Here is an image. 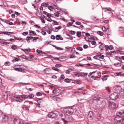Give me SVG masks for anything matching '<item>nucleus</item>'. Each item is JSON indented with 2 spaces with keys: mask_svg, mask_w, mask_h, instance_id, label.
Returning <instances> with one entry per match:
<instances>
[{
  "mask_svg": "<svg viewBox=\"0 0 124 124\" xmlns=\"http://www.w3.org/2000/svg\"><path fill=\"white\" fill-rule=\"evenodd\" d=\"M64 81L66 82H69L70 80L68 78L65 79L64 80Z\"/></svg>",
  "mask_w": 124,
  "mask_h": 124,
  "instance_id": "nucleus-54",
  "label": "nucleus"
},
{
  "mask_svg": "<svg viewBox=\"0 0 124 124\" xmlns=\"http://www.w3.org/2000/svg\"><path fill=\"white\" fill-rule=\"evenodd\" d=\"M30 33H32L34 35H36V33L34 31H30Z\"/></svg>",
  "mask_w": 124,
  "mask_h": 124,
  "instance_id": "nucleus-45",
  "label": "nucleus"
},
{
  "mask_svg": "<svg viewBox=\"0 0 124 124\" xmlns=\"http://www.w3.org/2000/svg\"><path fill=\"white\" fill-rule=\"evenodd\" d=\"M52 5V6L53 9H56L57 10L59 9V7L57 6V5L53 3Z\"/></svg>",
  "mask_w": 124,
  "mask_h": 124,
  "instance_id": "nucleus-25",
  "label": "nucleus"
},
{
  "mask_svg": "<svg viewBox=\"0 0 124 124\" xmlns=\"http://www.w3.org/2000/svg\"><path fill=\"white\" fill-rule=\"evenodd\" d=\"M22 50L24 51L26 54H28L30 51V49L29 48H28V49H25L24 50H23V49H22Z\"/></svg>",
  "mask_w": 124,
  "mask_h": 124,
  "instance_id": "nucleus-28",
  "label": "nucleus"
},
{
  "mask_svg": "<svg viewBox=\"0 0 124 124\" xmlns=\"http://www.w3.org/2000/svg\"><path fill=\"white\" fill-rule=\"evenodd\" d=\"M114 121L116 123L124 124V118L122 117L120 115V113L119 112H117L116 113V116L114 118Z\"/></svg>",
  "mask_w": 124,
  "mask_h": 124,
  "instance_id": "nucleus-1",
  "label": "nucleus"
},
{
  "mask_svg": "<svg viewBox=\"0 0 124 124\" xmlns=\"http://www.w3.org/2000/svg\"><path fill=\"white\" fill-rule=\"evenodd\" d=\"M49 3L48 2L46 3H43L41 4V6H45V7H46L49 4Z\"/></svg>",
  "mask_w": 124,
  "mask_h": 124,
  "instance_id": "nucleus-29",
  "label": "nucleus"
},
{
  "mask_svg": "<svg viewBox=\"0 0 124 124\" xmlns=\"http://www.w3.org/2000/svg\"><path fill=\"white\" fill-rule=\"evenodd\" d=\"M37 53H39V54L42 53V54H44V52L42 51H41L40 50H39V49H37Z\"/></svg>",
  "mask_w": 124,
  "mask_h": 124,
  "instance_id": "nucleus-39",
  "label": "nucleus"
},
{
  "mask_svg": "<svg viewBox=\"0 0 124 124\" xmlns=\"http://www.w3.org/2000/svg\"><path fill=\"white\" fill-rule=\"evenodd\" d=\"M48 8L50 10H53V8L52 6H48Z\"/></svg>",
  "mask_w": 124,
  "mask_h": 124,
  "instance_id": "nucleus-44",
  "label": "nucleus"
},
{
  "mask_svg": "<svg viewBox=\"0 0 124 124\" xmlns=\"http://www.w3.org/2000/svg\"><path fill=\"white\" fill-rule=\"evenodd\" d=\"M54 59L55 60H60V61H63L62 60L63 59L62 57H56Z\"/></svg>",
  "mask_w": 124,
  "mask_h": 124,
  "instance_id": "nucleus-37",
  "label": "nucleus"
},
{
  "mask_svg": "<svg viewBox=\"0 0 124 124\" xmlns=\"http://www.w3.org/2000/svg\"><path fill=\"white\" fill-rule=\"evenodd\" d=\"M65 78V77L64 75L63 74H62L61 75L60 78L62 80L64 78Z\"/></svg>",
  "mask_w": 124,
  "mask_h": 124,
  "instance_id": "nucleus-53",
  "label": "nucleus"
},
{
  "mask_svg": "<svg viewBox=\"0 0 124 124\" xmlns=\"http://www.w3.org/2000/svg\"><path fill=\"white\" fill-rule=\"evenodd\" d=\"M72 51L71 52L72 53V54H71V55H70V58H74L75 57V56L74 55H73V53L74 54H75V53H76V54H79L78 53V52L74 51L73 52H72Z\"/></svg>",
  "mask_w": 124,
  "mask_h": 124,
  "instance_id": "nucleus-19",
  "label": "nucleus"
},
{
  "mask_svg": "<svg viewBox=\"0 0 124 124\" xmlns=\"http://www.w3.org/2000/svg\"><path fill=\"white\" fill-rule=\"evenodd\" d=\"M21 57L22 58L26 59V60H30L28 59L29 58V57H28L27 56L24 55H22L21 56Z\"/></svg>",
  "mask_w": 124,
  "mask_h": 124,
  "instance_id": "nucleus-27",
  "label": "nucleus"
},
{
  "mask_svg": "<svg viewBox=\"0 0 124 124\" xmlns=\"http://www.w3.org/2000/svg\"><path fill=\"white\" fill-rule=\"evenodd\" d=\"M23 108L24 109L27 110H29V108L27 106H25V107H23Z\"/></svg>",
  "mask_w": 124,
  "mask_h": 124,
  "instance_id": "nucleus-61",
  "label": "nucleus"
},
{
  "mask_svg": "<svg viewBox=\"0 0 124 124\" xmlns=\"http://www.w3.org/2000/svg\"><path fill=\"white\" fill-rule=\"evenodd\" d=\"M84 34H85V36H86L87 37L90 36V34L88 33H84Z\"/></svg>",
  "mask_w": 124,
  "mask_h": 124,
  "instance_id": "nucleus-57",
  "label": "nucleus"
},
{
  "mask_svg": "<svg viewBox=\"0 0 124 124\" xmlns=\"http://www.w3.org/2000/svg\"><path fill=\"white\" fill-rule=\"evenodd\" d=\"M62 28V27L61 26H59L55 27V28L53 30V29H51V31H53L54 32H58L59 30L61 29Z\"/></svg>",
  "mask_w": 124,
  "mask_h": 124,
  "instance_id": "nucleus-11",
  "label": "nucleus"
},
{
  "mask_svg": "<svg viewBox=\"0 0 124 124\" xmlns=\"http://www.w3.org/2000/svg\"><path fill=\"white\" fill-rule=\"evenodd\" d=\"M124 30V28L122 27H119V30L120 31H122Z\"/></svg>",
  "mask_w": 124,
  "mask_h": 124,
  "instance_id": "nucleus-62",
  "label": "nucleus"
},
{
  "mask_svg": "<svg viewBox=\"0 0 124 124\" xmlns=\"http://www.w3.org/2000/svg\"><path fill=\"white\" fill-rule=\"evenodd\" d=\"M76 24L77 25H81V23L78 22H76Z\"/></svg>",
  "mask_w": 124,
  "mask_h": 124,
  "instance_id": "nucleus-64",
  "label": "nucleus"
},
{
  "mask_svg": "<svg viewBox=\"0 0 124 124\" xmlns=\"http://www.w3.org/2000/svg\"><path fill=\"white\" fill-rule=\"evenodd\" d=\"M114 75L115 76H124V75L121 74V72H119V73H117V72L115 73L114 74Z\"/></svg>",
  "mask_w": 124,
  "mask_h": 124,
  "instance_id": "nucleus-26",
  "label": "nucleus"
},
{
  "mask_svg": "<svg viewBox=\"0 0 124 124\" xmlns=\"http://www.w3.org/2000/svg\"><path fill=\"white\" fill-rule=\"evenodd\" d=\"M15 98L14 99V100L17 102H21L23 101V100L21 99V98L20 97H14Z\"/></svg>",
  "mask_w": 124,
  "mask_h": 124,
  "instance_id": "nucleus-14",
  "label": "nucleus"
},
{
  "mask_svg": "<svg viewBox=\"0 0 124 124\" xmlns=\"http://www.w3.org/2000/svg\"><path fill=\"white\" fill-rule=\"evenodd\" d=\"M5 64L6 66H9L10 65V63L8 62H5Z\"/></svg>",
  "mask_w": 124,
  "mask_h": 124,
  "instance_id": "nucleus-50",
  "label": "nucleus"
},
{
  "mask_svg": "<svg viewBox=\"0 0 124 124\" xmlns=\"http://www.w3.org/2000/svg\"><path fill=\"white\" fill-rule=\"evenodd\" d=\"M108 107L111 110H113L116 108V105L113 102L109 101L108 102Z\"/></svg>",
  "mask_w": 124,
  "mask_h": 124,
  "instance_id": "nucleus-2",
  "label": "nucleus"
},
{
  "mask_svg": "<svg viewBox=\"0 0 124 124\" xmlns=\"http://www.w3.org/2000/svg\"><path fill=\"white\" fill-rule=\"evenodd\" d=\"M81 32L80 31H77V36L78 37H80L81 36Z\"/></svg>",
  "mask_w": 124,
  "mask_h": 124,
  "instance_id": "nucleus-34",
  "label": "nucleus"
},
{
  "mask_svg": "<svg viewBox=\"0 0 124 124\" xmlns=\"http://www.w3.org/2000/svg\"><path fill=\"white\" fill-rule=\"evenodd\" d=\"M56 48L59 50H62L63 49L60 47H55Z\"/></svg>",
  "mask_w": 124,
  "mask_h": 124,
  "instance_id": "nucleus-52",
  "label": "nucleus"
},
{
  "mask_svg": "<svg viewBox=\"0 0 124 124\" xmlns=\"http://www.w3.org/2000/svg\"><path fill=\"white\" fill-rule=\"evenodd\" d=\"M62 66V65L60 64L59 63L56 64L55 65V66L56 67H59Z\"/></svg>",
  "mask_w": 124,
  "mask_h": 124,
  "instance_id": "nucleus-43",
  "label": "nucleus"
},
{
  "mask_svg": "<svg viewBox=\"0 0 124 124\" xmlns=\"http://www.w3.org/2000/svg\"><path fill=\"white\" fill-rule=\"evenodd\" d=\"M20 96L23 98L27 99L28 98V95H21Z\"/></svg>",
  "mask_w": 124,
  "mask_h": 124,
  "instance_id": "nucleus-31",
  "label": "nucleus"
},
{
  "mask_svg": "<svg viewBox=\"0 0 124 124\" xmlns=\"http://www.w3.org/2000/svg\"><path fill=\"white\" fill-rule=\"evenodd\" d=\"M27 3V0H20V3L22 4H24Z\"/></svg>",
  "mask_w": 124,
  "mask_h": 124,
  "instance_id": "nucleus-21",
  "label": "nucleus"
},
{
  "mask_svg": "<svg viewBox=\"0 0 124 124\" xmlns=\"http://www.w3.org/2000/svg\"><path fill=\"white\" fill-rule=\"evenodd\" d=\"M102 29L104 31H107V29H106L105 28V27H103L102 28Z\"/></svg>",
  "mask_w": 124,
  "mask_h": 124,
  "instance_id": "nucleus-63",
  "label": "nucleus"
},
{
  "mask_svg": "<svg viewBox=\"0 0 124 124\" xmlns=\"http://www.w3.org/2000/svg\"><path fill=\"white\" fill-rule=\"evenodd\" d=\"M119 113H120V115L122 116V117H124V111H121L119 112Z\"/></svg>",
  "mask_w": 124,
  "mask_h": 124,
  "instance_id": "nucleus-42",
  "label": "nucleus"
},
{
  "mask_svg": "<svg viewBox=\"0 0 124 124\" xmlns=\"http://www.w3.org/2000/svg\"><path fill=\"white\" fill-rule=\"evenodd\" d=\"M52 69L56 71L57 72L59 71V70L57 68L55 67H52Z\"/></svg>",
  "mask_w": 124,
  "mask_h": 124,
  "instance_id": "nucleus-38",
  "label": "nucleus"
},
{
  "mask_svg": "<svg viewBox=\"0 0 124 124\" xmlns=\"http://www.w3.org/2000/svg\"><path fill=\"white\" fill-rule=\"evenodd\" d=\"M70 33L72 35H74L75 33V32L72 31H70Z\"/></svg>",
  "mask_w": 124,
  "mask_h": 124,
  "instance_id": "nucleus-59",
  "label": "nucleus"
},
{
  "mask_svg": "<svg viewBox=\"0 0 124 124\" xmlns=\"http://www.w3.org/2000/svg\"><path fill=\"white\" fill-rule=\"evenodd\" d=\"M55 39L57 40L60 39L62 40L63 39L61 37V36L60 35H57L56 36Z\"/></svg>",
  "mask_w": 124,
  "mask_h": 124,
  "instance_id": "nucleus-20",
  "label": "nucleus"
},
{
  "mask_svg": "<svg viewBox=\"0 0 124 124\" xmlns=\"http://www.w3.org/2000/svg\"><path fill=\"white\" fill-rule=\"evenodd\" d=\"M109 76L107 75H104L102 77V79L103 81H105L107 80V78Z\"/></svg>",
  "mask_w": 124,
  "mask_h": 124,
  "instance_id": "nucleus-22",
  "label": "nucleus"
},
{
  "mask_svg": "<svg viewBox=\"0 0 124 124\" xmlns=\"http://www.w3.org/2000/svg\"><path fill=\"white\" fill-rule=\"evenodd\" d=\"M42 95L41 93L39 92H38L36 94V95L38 96H41Z\"/></svg>",
  "mask_w": 124,
  "mask_h": 124,
  "instance_id": "nucleus-51",
  "label": "nucleus"
},
{
  "mask_svg": "<svg viewBox=\"0 0 124 124\" xmlns=\"http://www.w3.org/2000/svg\"><path fill=\"white\" fill-rule=\"evenodd\" d=\"M29 101H25L24 103V105L25 106H28L29 105Z\"/></svg>",
  "mask_w": 124,
  "mask_h": 124,
  "instance_id": "nucleus-30",
  "label": "nucleus"
},
{
  "mask_svg": "<svg viewBox=\"0 0 124 124\" xmlns=\"http://www.w3.org/2000/svg\"><path fill=\"white\" fill-rule=\"evenodd\" d=\"M119 94L121 97L124 98V90L120 92H119Z\"/></svg>",
  "mask_w": 124,
  "mask_h": 124,
  "instance_id": "nucleus-24",
  "label": "nucleus"
},
{
  "mask_svg": "<svg viewBox=\"0 0 124 124\" xmlns=\"http://www.w3.org/2000/svg\"><path fill=\"white\" fill-rule=\"evenodd\" d=\"M52 21L54 23L53 24L54 25H58V22H56L55 20H52Z\"/></svg>",
  "mask_w": 124,
  "mask_h": 124,
  "instance_id": "nucleus-41",
  "label": "nucleus"
},
{
  "mask_svg": "<svg viewBox=\"0 0 124 124\" xmlns=\"http://www.w3.org/2000/svg\"><path fill=\"white\" fill-rule=\"evenodd\" d=\"M84 39L87 41H88L89 42H91V41L89 40V38L87 37H85Z\"/></svg>",
  "mask_w": 124,
  "mask_h": 124,
  "instance_id": "nucleus-36",
  "label": "nucleus"
},
{
  "mask_svg": "<svg viewBox=\"0 0 124 124\" xmlns=\"http://www.w3.org/2000/svg\"><path fill=\"white\" fill-rule=\"evenodd\" d=\"M101 118V116L99 114H98L97 116V118L98 119H100Z\"/></svg>",
  "mask_w": 124,
  "mask_h": 124,
  "instance_id": "nucleus-40",
  "label": "nucleus"
},
{
  "mask_svg": "<svg viewBox=\"0 0 124 124\" xmlns=\"http://www.w3.org/2000/svg\"><path fill=\"white\" fill-rule=\"evenodd\" d=\"M8 119V117L6 115H4L2 116V121L3 123L7 122Z\"/></svg>",
  "mask_w": 124,
  "mask_h": 124,
  "instance_id": "nucleus-5",
  "label": "nucleus"
},
{
  "mask_svg": "<svg viewBox=\"0 0 124 124\" xmlns=\"http://www.w3.org/2000/svg\"><path fill=\"white\" fill-rule=\"evenodd\" d=\"M76 48L80 51H82L83 50V49L81 47H76Z\"/></svg>",
  "mask_w": 124,
  "mask_h": 124,
  "instance_id": "nucleus-48",
  "label": "nucleus"
},
{
  "mask_svg": "<svg viewBox=\"0 0 124 124\" xmlns=\"http://www.w3.org/2000/svg\"><path fill=\"white\" fill-rule=\"evenodd\" d=\"M55 99L56 101L58 102H59L61 100L59 98H56Z\"/></svg>",
  "mask_w": 124,
  "mask_h": 124,
  "instance_id": "nucleus-49",
  "label": "nucleus"
},
{
  "mask_svg": "<svg viewBox=\"0 0 124 124\" xmlns=\"http://www.w3.org/2000/svg\"><path fill=\"white\" fill-rule=\"evenodd\" d=\"M42 101L41 99L38 100L37 101V102L38 103H40L42 102Z\"/></svg>",
  "mask_w": 124,
  "mask_h": 124,
  "instance_id": "nucleus-55",
  "label": "nucleus"
},
{
  "mask_svg": "<svg viewBox=\"0 0 124 124\" xmlns=\"http://www.w3.org/2000/svg\"><path fill=\"white\" fill-rule=\"evenodd\" d=\"M121 89V87L119 85H117L113 88V89L116 92H120Z\"/></svg>",
  "mask_w": 124,
  "mask_h": 124,
  "instance_id": "nucleus-4",
  "label": "nucleus"
},
{
  "mask_svg": "<svg viewBox=\"0 0 124 124\" xmlns=\"http://www.w3.org/2000/svg\"><path fill=\"white\" fill-rule=\"evenodd\" d=\"M22 34L23 35L25 36L28 34V32L27 31L24 32Z\"/></svg>",
  "mask_w": 124,
  "mask_h": 124,
  "instance_id": "nucleus-56",
  "label": "nucleus"
},
{
  "mask_svg": "<svg viewBox=\"0 0 124 124\" xmlns=\"http://www.w3.org/2000/svg\"><path fill=\"white\" fill-rule=\"evenodd\" d=\"M83 73L79 72H77L75 73L74 75L75 76L79 77V76H83Z\"/></svg>",
  "mask_w": 124,
  "mask_h": 124,
  "instance_id": "nucleus-10",
  "label": "nucleus"
},
{
  "mask_svg": "<svg viewBox=\"0 0 124 124\" xmlns=\"http://www.w3.org/2000/svg\"><path fill=\"white\" fill-rule=\"evenodd\" d=\"M13 32H8V31H3L1 32H0V35L2 36L1 34H4L8 35L9 36H11L10 35L9 33H13Z\"/></svg>",
  "mask_w": 124,
  "mask_h": 124,
  "instance_id": "nucleus-12",
  "label": "nucleus"
},
{
  "mask_svg": "<svg viewBox=\"0 0 124 124\" xmlns=\"http://www.w3.org/2000/svg\"><path fill=\"white\" fill-rule=\"evenodd\" d=\"M97 33L98 34L100 35L101 36H103V32L100 31H98Z\"/></svg>",
  "mask_w": 124,
  "mask_h": 124,
  "instance_id": "nucleus-35",
  "label": "nucleus"
},
{
  "mask_svg": "<svg viewBox=\"0 0 124 124\" xmlns=\"http://www.w3.org/2000/svg\"><path fill=\"white\" fill-rule=\"evenodd\" d=\"M82 92L83 94H85L87 93V91L86 89H85L83 90Z\"/></svg>",
  "mask_w": 124,
  "mask_h": 124,
  "instance_id": "nucleus-47",
  "label": "nucleus"
},
{
  "mask_svg": "<svg viewBox=\"0 0 124 124\" xmlns=\"http://www.w3.org/2000/svg\"><path fill=\"white\" fill-rule=\"evenodd\" d=\"M109 98L112 100L117 99L118 98V94L117 93L115 92L109 96Z\"/></svg>",
  "mask_w": 124,
  "mask_h": 124,
  "instance_id": "nucleus-3",
  "label": "nucleus"
},
{
  "mask_svg": "<svg viewBox=\"0 0 124 124\" xmlns=\"http://www.w3.org/2000/svg\"><path fill=\"white\" fill-rule=\"evenodd\" d=\"M105 47V49L107 51L108 50H112L113 48V47Z\"/></svg>",
  "mask_w": 124,
  "mask_h": 124,
  "instance_id": "nucleus-33",
  "label": "nucleus"
},
{
  "mask_svg": "<svg viewBox=\"0 0 124 124\" xmlns=\"http://www.w3.org/2000/svg\"><path fill=\"white\" fill-rule=\"evenodd\" d=\"M64 111L65 113L67 114L68 115V114H70V108H65L64 109Z\"/></svg>",
  "mask_w": 124,
  "mask_h": 124,
  "instance_id": "nucleus-15",
  "label": "nucleus"
},
{
  "mask_svg": "<svg viewBox=\"0 0 124 124\" xmlns=\"http://www.w3.org/2000/svg\"><path fill=\"white\" fill-rule=\"evenodd\" d=\"M114 65L115 67H119L121 66V63L117 62L116 63H114Z\"/></svg>",
  "mask_w": 124,
  "mask_h": 124,
  "instance_id": "nucleus-23",
  "label": "nucleus"
},
{
  "mask_svg": "<svg viewBox=\"0 0 124 124\" xmlns=\"http://www.w3.org/2000/svg\"><path fill=\"white\" fill-rule=\"evenodd\" d=\"M91 43L93 45H94L96 44V42L94 41H92L91 42Z\"/></svg>",
  "mask_w": 124,
  "mask_h": 124,
  "instance_id": "nucleus-58",
  "label": "nucleus"
},
{
  "mask_svg": "<svg viewBox=\"0 0 124 124\" xmlns=\"http://www.w3.org/2000/svg\"><path fill=\"white\" fill-rule=\"evenodd\" d=\"M55 38V37L53 35H52L51 36V38L52 39H54Z\"/></svg>",
  "mask_w": 124,
  "mask_h": 124,
  "instance_id": "nucleus-60",
  "label": "nucleus"
},
{
  "mask_svg": "<svg viewBox=\"0 0 124 124\" xmlns=\"http://www.w3.org/2000/svg\"><path fill=\"white\" fill-rule=\"evenodd\" d=\"M88 116L91 118H93L95 117V115L92 111H90L88 114Z\"/></svg>",
  "mask_w": 124,
  "mask_h": 124,
  "instance_id": "nucleus-8",
  "label": "nucleus"
},
{
  "mask_svg": "<svg viewBox=\"0 0 124 124\" xmlns=\"http://www.w3.org/2000/svg\"><path fill=\"white\" fill-rule=\"evenodd\" d=\"M71 81L72 83H76L79 84L81 83V81L79 80H73L72 79H70V82H71Z\"/></svg>",
  "mask_w": 124,
  "mask_h": 124,
  "instance_id": "nucleus-9",
  "label": "nucleus"
},
{
  "mask_svg": "<svg viewBox=\"0 0 124 124\" xmlns=\"http://www.w3.org/2000/svg\"><path fill=\"white\" fill-rule=\"evenodd\" d=\"M74 109L70 107V115H71V114H73L74 112Z\"/></svg>",
  "mask_w": 124,
  "mask_h": 124,
  "instance_id": "nucleus-46",
  "label": "nucleus"
},
{
  "mask_svg": "<svg viewBox=\"0 0 124 124\" xmlns=\"http://www.w3.org/2000/svg\"><path fill=\"white\" fill-rule=\"evenodd\" d=\"M14 70L16 71H21L22 72H24L25 70L23 69V70L21 68H14Z\"/></svg>",
  "mask_w": 124,
  "mask_h": 124,
  "instance_id": "nucleus-16",
  "label": "nucleus"
},
{
  "mask_svg": "<svg viewBox=\"0 0 124 124\" xmlns=\"http://www.w3.org/2000/svg\"><path fill=\"white\" fill-rule=\"evenodd\" d=\"M7 40L3 39H1L0 38V43L2 44L6 45L10 44L9 42H7Z\"/></svg>",
  "mask_w": 124,
  "mask_h": 124,
  "instance_id": "nucleus-6",
  "label": "nucleus"
},
{
  "mask_svg": "<svg viewBox=\"0 0 124 124\" xmlns=\"http://www.w3.org/2000/svg\"><path fill=\"white\" fill-rule=\"evenodd\" d=\"M28 38L30 39V40L33 39L32 41L34 42L36 41V40L38 39L39 38L38 37H33L31 36L28 37Z\"/></svg>",
  "mask_w": 124,
  "mask_h": 124,
  "instance_id": "nucleus-13",
  "label": "nucleus"
},
{
  "mask_svg": "<svg viewBox=\"0 0 124 124\" xmlns=\"http://www.w3.org/2000/svg\"><path fill=\"white\" fill-rule=\"evenodd\" d=\"M102 9L104 10V11L106 12H108L110 13L111 15L112 14V12L109 9L106 8H103Z\"/></svg>",
  "mask_w": 124,
  "mask_h": 124,
  "instance_id": "nucleus-17",
  "label": "nucleus"
},
{
  "mask_svg": "<svg viewBox=\"0 0 124 124\" xmlns=\"http://www.w3.org/2000/svg\"><path fill=\"white\" fill-rule=\"evenodd\" d=\"M48 116L49 118H53L56 116V115L53 112H51L48 114Z\"/></svg>",
  "mask_w": 124,
  "mask_h": 124,
  "instance_id": "nucleus-7",
  "label": "nucleus"
},
{
  "mask_svg": "<svg viewBox=\"0 0 124 124\" xmlns=\"http://www.w3.org/2000/svg\"><path fill=\"white\" fill-rule=\"evenodd\" d=\"M14 123L15 124H19V121L18 119L15 118H14L13 119Z\"/></svg>",
  "mask_w": 124,
  "mask_h": 124,
  "instance_id": "nucleus-18",
  "label": "nucleus"
},
{
  "mask_svg": "<svg viewBox=\"0 0 124 124\" xmlns=\"http://www.w3.org/2000/svg\"><path fill=\"white\" fill-rule=\"evenodd\" d=\"M28 97H29L30 99L32 98L34 96V95L32 94H31L28 95Z\"/></svg>",
  "mask_w": 124,
  "mask_h": 124,
  "instance_id": "nucleus-32",
  "label": "nucleus"
}]
</instances>
